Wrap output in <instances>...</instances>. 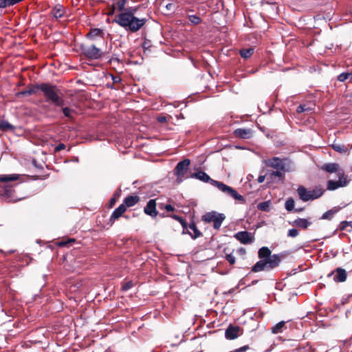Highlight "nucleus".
<instances>
[{"instance_id":"obj_1","label":"nucleus","mask_w":352,"mask_h":352,"mask_svg":"<svg viewBox=\"0 0 352 352\" xmlns=\"http://www.w3.org/2000/svg\"><path fill=\"white\" fill-rule=\"evenodd\" d=\"M272 252L267 247H262L258 250V256L261 259L252 267L251 272L270 271L279 265L284 258L283 254H271Z\"/></svg>"},{"instance_id":"obj_2","label":"nucleus","mask_w":352,"mask_h":352,"mask_svg":"<svg viewBox=\"0 0 352 352\" xmlns=\"http://www.w3.org/2000/svg\"><path fill=\"white\" fill-rule=\"evenodd\" d=\"M138 10V7L125 8L124 12L116 16L114 21L126 30L135 32L141 29L146 22V19H138L134 16Z\"/></svg>"},{"instance_id":"obj_3","label":"nucleus","mask_w":352,"mask_h":352,"mask_svg":"<svg viewBox=\"0 0 352 352\" xmlns=\"http://www.w3.org/2000/svg\"><path fill=\"white\" fill-rule=\"evenodd\" d=\"M192 178L197 179L205 183H210L211 185L217 187L220 191L226 195L237 200L243 204L245 202L244 197L239 195L233 188L223 184V182L216 181L210 178V177L204 171H198L194 173L190 176Z\"/></svg>"},{"instance_id":"obj_4","label":"nucleus","mask_w":352,"mask_h":352,"mask_svg":"<svg viewBox=\"0 0 352 352\" xmlns=\"http://www.w3.org/2000/svg\"><path fill=\"white\" fill-rule=\"evenodd\" d=\"M45 98V101L54 105L55 107H63L65 100L63 98L61 91L57 86L50 83H41L40 87Z\"/></svg>"},{"instance_id":"obj_5","label":"nucleus","mask_w":352,"mask_h":352,"mask_svg":"<svg viewBox=\"0 0 352 352\" xmlns=\"http://www.w3.org/2000/svg\"><path fill=\"white\" fill-rule=\"evenodd\" d=\"M19 177L20 175L18 174L0 175V182L5 183L3 186H0V197L8 201H14L12 186L8 183L18 180Z\"/></svg>"},{"instance_id":"obj_6","label":"nucleus","mask_w":352,"mask_h":352,"mask_svg":"<svg viewBox=\"0 0 352 352\" xmlns=\"http://www.w3.org/2000/svg\"><path fill=\"white\" fill-rule=\"evenodd\" d=\"M265 164L267 166L272 168L276 170L291 172L294 170L293 162L287 158L280 159L274 157L265 160Z\"/></svg>"},{"instance_id":"obj_7","label":"nucleus","mask_w":352,"mask_h":352,"mask_svg":"<svg viewBox=\"0 0 352 352\" xmlns=\"http://www.w3.org/2000/svg\"><path fill=\"white\" fill-rule=\"evenodd\" d=\"M296 191L300 199L305 202L320 197L323 195L324 190L320 186H316L312 190H308L305 186H300Z\"/></svg>"},{"instance_id":"obj_8","label":"nucleus","mask_w":352,"mask_h":352,"mask_svg":"<svg viewBox=\"0 0 352 352\" xmlns=\"http://www.w3.org/2000/svg\"><path fill=\"white\" fill-rule=\"evenodd\" d=\"M80 50L82 54L87 59L90 60H98L104 54L100 48L97 47L94 44L90 45H81Z\"/></svg>"},{"instance_id":"obj_9","label":"nucleus","mask_w":352,"mask_h":352,"mask_svg":"<svg viewBox=\"0 0 352 352\" xmlns=\"http://www.w3.org/2000/svg\"><path fill=\"white\" fill-rule=\"evenodd\" d=\"M225 219L226 216L224 215V214L218 213L216 211L206 212L201 217L202 221H204L205 223L213 222V227L216 230L220 228Z\"/></svg>"},{"instance_id":"obj_10","label":"nucleus","mask_w":352,"mask_h":352,"mask_svg":"<svg viewBox=\"0 0 352 352\" xmlns=\"http://www.w3.org/2000/svg\"><path fill=\"white\" fill-rule=\"evenodd\" d=\"M338 180H329L327 184V189L328 190H335L339 188L346 187L349 184L350 179L345 175L344 171L338 173Z\"/></svg>"},{"instance_id":"obj_11","label":"nucleus","mask_w":352,"mask_h":352,"mask_svg":"<svg viewBox=\"0 0 352 352\" xmlns=\"http://www.w3.org/2000/svg\"><path fill=\"white\" fill-rule=\"evenodd\" d=\"M190 164V160L189 159H185L177 164L175 168V173L178 178H182L184 177L188 169Z\"/></svg>"},{"instance_id":"obj_12","label":"nucleus","mask_w":352,"mask_h":352,"mask_svg":"<svg viewBox=\"0 0 352 352\" xmlns=\"http://www.w3.org/2000/svg\"><path fill=\"white\" fill-rule=\"evenodd\" d=\"M333 276V280L336 283H342L346 280L347 274L344 269L338 267L335 269L328 276Z\"/></svg>"},{"instance_id":"obj_13","label":"nucleus","mask_w":352,"mask_h":352,"mask_svg":"<svg viewBox=\"0 0 352 352\" xmlns=\"http://www.w3.org/2000/svg\"><path fill=\"white\" fill-rule=\"evenodd\" d=\"M242 334V329L238 326L230 324L226 329L225 337L228 340H234Z\"/></svg>"},{"instance_id":"obj_14","label":"nucleus","mask_w":352,"mask_h":352,"mask_svg":"<svg viewBox=\"0 0 352 352\" xmlns=\"http://www.w3.org/2000/svg\"><path fill=\"white\" fill-rule=\"evenodd\" d=\"M144 212L146 214L151 217L152 218L156 217L159 212L156 209L155 199H150L144 208Z\"/></svg>"},{"instance_id":"obj_15","label":"nucleus","mask_w":352,"mask_h":352,"mask_svg":"<svg viewBox=\"0 0 352 352\" xmlns=\"http://www.w3.org/2000/svg\"><path fill=\"white\" fill-rule=\"evenodd\" d=\"M234 237L243 244L252 243L254 237L247 231H241L235 234Z\"/></svg>"},{"instance_id":"obj_16","label":"nucleus","mask_w":352,"mask_h":352,"mask_svg":"<svg viewBox=\"0 0 352 352\" xmlns=\"http://www.w3.org/2000/svg\"><path fill=\"white\" fill-rule=\"evenodd\" d=\"M41 86V84H36V85H31L28 87V88L25 90H23L21 91L17 92L16 94V98H20L21 96H30V95H34L37 93L38 90H40V87Z\"/></svg>"},{"instance_id":"obj_17","label":"nucleus","mask_w":352,"mask_h":352,"mask_svg":"<svg viewBox=\"0 0 352 352\" xmlns=\"http://www.w3.org/2000/svg\"><path fill=\"white\" fill-rule=\"evenodd\" d=\"M233 133L235 137L245 140L252 138L253 131L251 129L239 128L235 129Z\"/></svg>"},{"instance_id":"obj_18","label":"nucleus","mask_w":352,"mask_h":352,"mask_svg":"<svg viewBox=\"0 0 352 352\" xmlns=\"http://www.w3.org/2000/svg\"><path fill=\"white\" fill-rule=\"evenodd\" d=\"M186 234H189L192 239H196L202 236V233L198 230L194 221L188 225V229Z\"/></svg>"},{"instance_id":"obj_19","label":"nucleus","mask_w":352,"mask_h":352,"mask_svg":"<svg viewBox=\"0 0 352 352\" xmlns=\"http://www.w3.org/2000/svg\"><path fill=\"white\" fill-rule=\"evenodd\" d=\"M126 211V206L125 205H120L118 208H116L113 212H112L109 221L112 224L116 220L119 219Z\"/></svg>"},{"instance_id":"obj_20","label":"nucleus","mask_w":352,"mask_h":352,"mask_svg":"<svg viewBox=\"0 0 352 352\" xmlns=\"http://www.w3.org/2000/svg\"><path fill=\"white\" fill-rule=\"evenodd\" d=\"M322 169L329 173H336L337 175H338L340 171H344L342 169L340 168V166L337 163L324 164L322 165Z\"/></svg>"},{"instance_id":"obj_21","label":"nucleus","mask_w":352,"mask_h":352,"mask_svg":"<svg viewBox=\"0 0 352 352\" xmlns=\"http://www.w3.org/2000/svg\"><path fill=\"white\" fill-rule=\"evenodd\" d=\"M293 223L299 228L307 229L312 223L307 219L298 218L294 221Z\"/></svg>"},{"instance_id":"obj_22","label":"nucleus","mask_w":352,"mask_h":352,"mask_svg":"<svg viewBox=\"0 0 352 352\" xmlns=\"http://www.w3.org/2000/svg\"><path fill=\"white\" fill-rule=\"evenodd\" d=\"M140 201V197L137 195L128 196L124 199V203L122 205H125L127 207H132L135 206Z\"/></svg>"},{"instance_id":"obj_23","label":"nucleus","mask_w":352,"mask_h":352,"mask_svg":"<svg viewBox=\"0 0 352 352\" xmlns=\"http://www.w3.org/2000/svg\"><path fill=\"white\" fill-rule=\"evenodd\" d=\"M285 321H280L271 328V331L274 334H277L283 332L286 327Z\"/></svg>"},{"instance_id":"obj_24","label":"nucleus","mask_w":352,"mask_h":352,"mask_svg":"<svg viewBox=\"0 0 352 352\" xmlns=\"http://www.w3.org/2000/svg\"><path fill=\"white\" fill-rule=\"evenodd\" d=\"M103 31L98 28L91 29L90 32L87 34V37L91 40H95L96 37L103 36Z\"/></svg>"},{"instance_id":"obj_25","label":"nucleus","mask_w":352,"mask_h":352,"mask_svg":"<svg viewBox=\"0 0 352 352\" xmlns=\"http://www.w3.org/2000/svg\"><path fill=\"white\" fill-rule=\"evenodd\" d=\"M64 13L65 9L61 5H56L52 10L53 16L56 19L61 18L64 15Z\"/></svg>"},{"instance_id":"obj_26","label":"nucleus","mask_w":352,"mask_h":352,"mask_svg":"<svg viewBox=\"0 0 352 352\" xmlns=\"http://www.w3.org/2000/svg\"><path fill=\"white\" fill-rule=\"evenodd\" d=\"M23 0H0V8H5L15 5Z\"/></svg>"},{"instance_id":"obj_27","label":"nucleus","mask_w":352,"mask_h":352,"mask_svg":"<svg viewBox=\"0 0 352 352\" xmlns=\"http://www.w3.org/2000/svg\"><path fill=\"white\" fill-rule=\"evenodd\" d=\"M254 48L250 47L248 49H242L240 50L239 53L242 58H250L254 53Z\"/></svg>"},{"instance_id":"obj_28","label":"nucleus","mask_w":352,"mask_h":352,"mask_svg":"<svg viewBox=\"0 0 352 352\" xmlns=\"http://www.w3.org/2000/svg\"><path fill=\"white\" fill-rule=\"evenodd\" d=\"M0 129L3 131H8L14 129V126L10 124L8 121L1 120L0 121Z\"/></svg>"},{"instance_id":"obj_29","label":"nucleus","mask_w":352,"mask_h":352,"mask_svg":"<svg viewBox=\"0 0 352 352\" xmlns=\"http://www.w3.org/2000/svg\"><path fill=\"white\" fill-rule=\"evenodd\" d=\"M257 208L263 212H268L270 210V202L269 201H263L257 205Z\"/></svg>"},{"instance_id":"obj_30","label":"nucleus","mask_w":352,"mask_h":352,"mask_svg":"<svg viewBox=\"0 0 352 352\" xmlns=\"http://www.w3.org/2000/svg\"><path fill=\"white\" fill-rule=\"evenodd\" d=\"M115 3L113 4L116 6V9L119 11L124 12L125 10L124 6L126 3V0H113Z\"/></svg>"},{"instance_id":"obj_31","label":"nucleus","mask_w":352,"mask_h":352,"mask_svg":"<svg viewBox=\"0 0 352 352\" xmlns=\"http://www.w3.org/2000/svg\"><path fill=\"white\" fill-rule=\"evenodd\" d=\"M295 206L294 200L292 198H289L285 203V208L287 211H292L294 210Z\"/></svg>"},{"instance_id":"obj_32","label":"nucleus","mask_w":352,"mask_h":352,"mask_svg":"<svg viewBox=\"0 0 352 352\" xmlns=\"http://www.w3.org/2000/svg\"><path fill=\"white\" fill-rule=\"evenodd\" d=\"M331 147L334 151L340 153H345L347 151L345 146L340 144H333Z\"/></svg>"},{"instance_id":"obj_33","label":"nucleus","mask_w":352,"mask_h":352,"mask_svg":"<svg viewBox=\"0 0 352 352\" xmlns=\"http://www.w3.org/2000/svg\"><path fill=\"white\" fill-rule=\"evenodd\" d=\"M338 212V210L336 209H331L327 212H325L322 216L321 217L322 219H331L333 214H336Z\"/></svg>"},{"instance_id":"obj_34","label":"nucleus","mask_w":352,"mask_h":352,"mask_svg":"<svg viewBox=\"0 0 352 352\" xmlns=\"http://www.w3.org/2000/svg\"><path fill=\"white\" fill-rule=\"evenodd\" d=\"M133 286H134V284H133V281H131V280L127 281L126 283H123L122 284V290L124 292H126V291L129 290L130 289H131Z\"/></svg>"},{"instance_id":"obj_35","label":"nucleus","mask_w":352,"mask_h":352,"mask_svg":"<svg viewBox=\"0 0 352 352\" xmlns=\"http://www.w3.org/2000/svg\"><path fill=\"white\" fill-rule=\"evenodd\" d=\"M351 76H352L351 73L343 72L338 76V80L340 82H344L346 80H347Z\"/></svg>"},{"instance_id":"obj_36","label":"nucleus","mask_w":352,"mask_h":352,"mask_svg":"<svg viewBox=\"0 0 352 352\" xmlns=\"http://www.w3.org/2000/svg\"><path fill=\"white\" fill-rule=\"evenodd\" d=\"M188 19L192 23L195 25L201 23V19L197 15H189Z\"/></svg>"},{"instance_id":"obj_37","label":"nucleus","mask_w":352,"mask_h":352,"mask_svg":"<svg viewBox=\"0 0 352 352\" xmlns=\"http://www.w3.org/2000/svg\"><path fill=\"white\" fill-rule=\"evenodd\" d=\"M62 111H63V113H64L65 116L67 117V118H72V110L69 108V107H62Z\"/></svg>"},{"instance_id":"obj_38","label":"nucleus","mask_w":352,"mask_h":352,"mask_svg":"<svg viewBox=\"0 0 352 352\" xmlns=\"http://www.w3.org/2000/svg\"><path fill=\"white\" fill-rule=\"evenodd\" d=\"M120 190L117 191L113 194V197L110 199V201H109L111 206H113L115 204L116 199L120 197Z\"/></svg>"},{"instance_id":"obj_39","label":"nucleus","mask_w":352,"mask_h":352,"mask_svg":"<svg viewBox=\"0 0 352 352\" xmlns=\"http://www.w3.org/2000/svg\"><path fill=\"white\" fill-rule=\"evenodd\" d=\"M285 172V171L273 170L271 172L270 175L271 177L281 178L283 176V173Z\"/></svg>"},{"instance_id":"obj_40","label":"nucleus","mask_w":352,"mask_h":352,"mask_svg":"<svg viewBox=\"0 0 352 352\" xmlns=\"http://www.w3.org/2000/svg\"><path fill=\"white\" fill-rule=\"evenodd\" d=\"M179 222L180 223V224H181V226L182 227V229H183L182 234H186L187 230L188 229V225L189 224H188L187 222L185 221V219H184L183 218Z\"/></svg>"},{"instance_id":"obj_41","label":"nucleus","mask_w":352,"mask_h":352,"mask_svg":"<svg viewBox=\"0 0 352 352\" xmlns=\"http://www.w3.org/2000/svg\"><path fill=\"white\" fill-rule=\"evenodd\" d=\"M299 232L298 230L296 228H292L289 230L287 236L289 237H296L298 235Z\"/></svg>"},{"instance_id":"obj_42","label":"nucleus","mask_w":352,"mask_h":352,"mask_svg":"<svg viewBox=\"0 0 352 352\" xmlns=\"http://www.w3.org/2000/svg\"><path fill=\"white\" fill-rule=\"evenodd\" d=\"M226 259L230 265H234L235 263V257L232 254H226Z\"/></svg>"},{"instance_id":"obj_43","label":"nucleus","mask_w":352,"mask_h":352,"mask_svg":"<svg viewBox=\"0 0 352 352\" xmlns=\"http://www.w3.org/2000/svg\"><path fill=\"white\" fill-rule=\"evenodd\" d=\"M160 208H164L168 212H173V211L175 210V208L172 205H170V204H166V205H164V206H163V204H161L160 206Z\"/></svg>"},{"instance_id":"obj_44","label":"nucleus","mask_w":352,"mask_h":352,"mask_svg":"<svg viewBox=\"0 0 352 352\" xmlns=\"http://www.w3.org/2000/svg\"><path fill=\"white\" fill-rule=\"evenodd\" d=\"M309 109V108L307 107L305 104H300L297 107L296 111L298 113H302L307 111Z\"/></svg>"},{"instance_id":"obj_45","label":"nucleus","mask_w":352,"mask_h":352,"mask_svg":"<svg viewBox=\"0 0 352 352\" xmlns=\"http://www.w3.org/2000/svg\"><path fill=\"white\" fill-rule=\"evenodd\" d=\"M65 148V145L63 143H60L59 144H58L55 148H54V151L55 152H59L61 150H63Z\"/></svg>"},{"instance_id":"obj_46","label":"nucleus","mask_w":352,"mask_h":352,"mask_svg":"<svg viewBox=\"0 0 352 352\" xmlns=\"http://www.w3.org/2000/svg\"><path fill=\"white\" fill-rule=\"evenodd\" d=\"M112 80H113L114 83H118V82H120L121 81V78L119 76H112Z\"/></svg>"},{"instance_id":"obj_47","label":"nucleus","mask_w":352,"mask_h":352,"mask_svg":"<svg viewBox=\"0 0 352 352\" xmlns=\"http://www.w3.org/2000/svg\"><path fill=\"white\" fill-rule=\"evenodd\" d=\"M170 217H171L173 219H174L175 220H176L177 221H180L182 219V217H181L177 214H173V215H170Z\"/></svg>"},{"instance_id":"obj_48","label":"nucleus","mask_w":352,"mask_h":352,"mask_svg":"<svg viewBox=\"0 0 352 352\" xmlns=\"http://www.w3.org/2000/svg\"><path fill=\"white\" fill-rule=\"evenodd\" d=\"M265 175H260L258 176L257 181L258 183H263L265 181Z\"/></svg>"},{"instance_id":"obj_49","label":"nucleus","mask_w":352,"mask_h":352,"mask_svg":"<svg viewBox=\"0 0 352 352\" xmlns=\"http://www.w3.org/2000/svg\"><path fill=\"white\" fill-rule=\"evenodd\" d=\"M116 6H114L113 5V6H112V8H111V11H110V14H113L114 13V12H115V10H116Z\"/></svg>"},{"instance_id":"obj_50","label":"nucleus","mask_w":352,"mask_h":352,"mask_svg":"<svg viewBox=\"0 0 352 352\" xmlns=\"http://www.w3.org/2000/svg\"><path fill=\"white\" fill-rule=\"evenodd\" d=\"M68 242H61L60 243V245H65Z\"/></svg>"},{"instance_id":"obj_51","label":"nucleus","mask_w":352,"mask_h":352,"mask_svg":"<svg viewBox=\"0 0 352 352\" xmlns=\"http://www.w3.org/2000/svg\"><path fill=\"white\" fill-rule=\"evenodd\" d=\"M239 251H240L241 252H245V250H244L243 248H241V249L239 250Z\"/></svg>"},{"instance_id":"obj_52","label":"nucleus","mask_w":352,"mask_h":352,"mask_svg":"<svg viewBox=\"0 0 352 352\" xmlns=\"http://www.w3.org/2000/svg\"><path fill=\"white\" fill-rule=\"evenodd\" d=\"M160 122H162L164 120H165V118H162L161 119L159 120Z\"/></svg>"},{"instance_id":"obj_53","label":"nucleus","mask_w":352,"mask_h":352,"mask_svg":"<svg viewBox=\"0 0 352 352\" xmlns=\"http://www.w3.org/2000/svg\"><path fill=\"white\" fill-rule=\"evenodd\" d=\"M32 163L34 164V166H36V160H33V161H32Z\"/></svg>"},{"instance_id":"obj_54","label":"nucleus","mask_w":352,"mask_h":352,"mask_svg":"<svg viewBox=\"0 0 352 352\" xmlns=\"http://www.w3.org/2000/svg\"><path fill=\"white\" fill-rule=\"evenodd\" d=\"M160 216L161 217H165V214H160Z\"/></svg>"},{"instance_id":"obj_55","label":"nucleus","mask_w":352,"mask_h":352,"mask_svg":"<svg viewBox=\"0 0 352 352\" xmlns=\"http://www.w3.org/2000/svg\"><path fill=\"white\" fill-rule=\"evenodd\" d=\"M346 225H347V224H344V226H343L341 228V229H342V230H344V229L345 228V226H346Z\"/></svg>"},{"instance_id":"obj_56","label":"nucleus","mask_w":352,"mask_h":352,"mask_svg":"<svg viewBox=\"0 0 352 352\" xmlns=\"http://www.w3.org/2000/svg\"><path fill=\"white\" fill-rule=\"evenodd\" d=\"M146 46H148V44H146V42L144 43V47H146Z\"/></svg>"},{"instance_id":"obj_57","label":"nucleus","mask_w":352,"mask_h":352,"mask_svg":"<svg viewBox=\"0 0 352 352\" xmlns=\"http://www.w3.org/2000/svg\"><path fill=\"white\" fill-rule=\"evenodd\" d=\"M146 46H148V44H146V42L144 43V47H146Z\"/></svg>"},{"instance_id":"obj_58","label":"nucleus","mask_w":352,"mask_h":352,"mask_svg":"<svg viewBox=\"0 0 352 352\" xmlns=\"http://www.w3.org/2000/svg\"><path fill=\"white\" fill-rule=\"evenodd\" d=\"M342 224H348L349 223L347 221H344L342 223Z\"/></svg>"},{"instance_id":"obj_59","label":"nucleus","mask_w":352,"mask_h":352,"mask_svg":"<svg viewBox=\"0 0 352 352\" xmlns=\"http://www.w3.org/2000/svg\"><path fill=\"white\" fill-rule=\"evenodd\" d=\"M74 241V239L70 240L69 242Z\"/></svg>"}]
</instances>
